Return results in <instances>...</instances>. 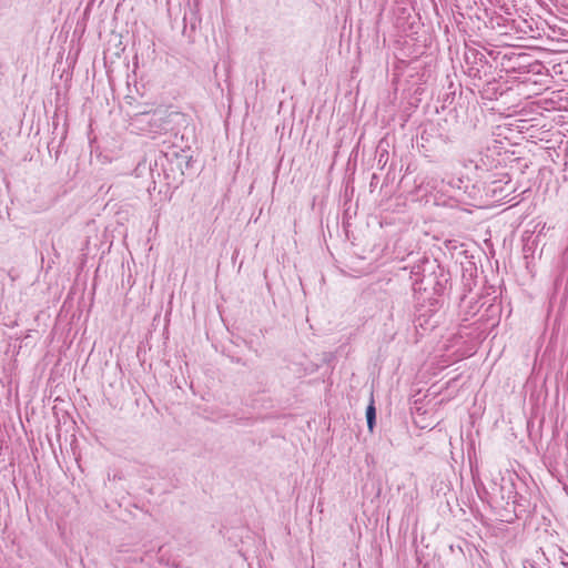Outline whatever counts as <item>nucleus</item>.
Here are the masks:
<instances>
[{"mask_svg":"<svg viewBox=\"0 0 568 568\" xmlns=\"http://www.w3.org/2000/svg\"><path fill=\"white\" fill-rule=\"evenodd\" d=\"M161 111L141 112L132 118L131 126L144 133L155 134L168 130Z\"/></svg>","mask_w":568,"mask_h":568,"instance_id":"nucleus-2","label":"nucleus"},{"mask_svg":"<svg viewBox=\"0 0 568 568\" xmlns=\"http://www.w3.org/2000/svg\"><path fill=\"white\" fill-rule=\"evenodd\" d=\"M366 422L368 429L373 432L376 423V408L373 399L371 400L369 405L366 408Z\"/></svg>","mask_w":568,"mask_h":568,"instance_id":"nucleus-3","label":"nucleus"},{"mask_svg":"<svg viewBox=\"0 0 568 568\" xmlns=\"http://www.w3.org/2000/svg\"><path fill=\"white\" fill-rule=\"evenodd\" d=\"M174 155L176 156L178 160H182V161H185L186 156L182 155L180 156L179 153L174 152Z\"/></svg>","mask_w":568,"mask_h":568,"instance_id":"nucleus-4","label":"nucleus"},{"mask_svg":"<svg viewBox=\"0 0 568 568\" xmlns=\"http://www.w3.org/2000/svg\"><path fill=\"white\" fill-rule=\"evenodd\" d=\"M412 274L416 276L413 283L415 291H432L435 295L444 292L447 277L436 261L424 260L422 265L413 267Z\"/></svg>","mask_w":568,"mask_h":568,"instance_id":"nucleus-1","label":"nucleus"}]
</instances>
